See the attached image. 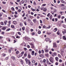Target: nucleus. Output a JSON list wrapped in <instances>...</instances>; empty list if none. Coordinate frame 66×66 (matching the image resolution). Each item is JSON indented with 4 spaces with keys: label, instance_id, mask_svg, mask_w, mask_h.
<instances>
[{
    "label": "nucleus",
    "instance_id": "obj_34",
    "mask_svg": "<svg viewBox=\"0 0 66 66\" xmlns=\"http://www.w3.org/2000/svg\"><path fill=\"white\" fill-rule=\"evenodd\" d=\"M11 10H12V11H14V7H12L11 8Z\"/></svg>",
    "mask_w": 66,
    "mask_h": 66
},
{
    "label": "nucleus",
    "instance_id": "obj_54",
    "mask_svg": "<svg viewBox=\"0 0 66 66\" xmlns=\"http://www.w3.org/2000/svg\"><path fill=\"white\" fill-rule=\"evenodd\" d=\"M8 18L9 20H11V18L10 17H8Z\"/></svg>",
    "mask_w": 66,
    "mask_h": 66
},
{
    "label": "nucleus",
    "instance_id": "obj_27",
    "mask_svg": "<svg viewBox=\"0 0 66 66\" xmlns=\"http://www.w3.org/2000/svg\"><path fill=\"white\" fill-rule=\"evenodd\" d=\"M11 58L12 59H13V60H15V57H14L13 56H12L11 57Z\"/></svg>",
    "mask_w": 66,
    "mask_h": 66
},
{
    "label": "nucleus",
    "instance_id": "obj_22",
    "mask_svg": "<svg viewBox=\"0 0 66 66\" xmlns=\"http://www.w3.org/2000/svg\"><path fill=\"white\" fill-rule=\"evenodd\" d=\"M45 52L47 53L49 51H48V50H47L46 49H45Z\"/></svg>",
    "mask_w": 66,
    "mask_h": 66
},
{
    "label": "nucleus",
    "instance_id": "obj_45",
    "mask_svg": "<svg viewBox=\"0 0 66 66\" xmlns=\"http://www.w3.org/2000/svg\"><path fill=\"white\" fill-rule=\"evenodd\" d=\"M18 34H19V35H21V34H20V32H18Z\"/></svg>",
    "mask_w": 66,
    "mask_h": 66
},
{
    "label": "nucleus",
    "instance_id": "obj_43",
    "mask_svg": "<svg viewBox=\"0 0 66 66\" xmlns=\"http://www.w3.org/2000/svg\"><path fill=\"white\" fill-rule=\"evenodd\" d=\"M22 56V55L21 54L19 55V56H20V57H21Z\"/></svg>",
    "mask_w": 66,
    "mask_h": 66
},
{
    "label": "nucleus",
    "instance_id": "obj_14",
    "mask_svg": "<svg viewBox=\"0 0 66 66\" xmlns=\"http://www.w3.org/2000/svg\"><path fill=\"white\" fill-rule=\"evenodd\" d=\"M31 54L32 55H34V51H32V53H31Z\"/></svg>",
    "mask_w": 66,
    "mask_h": 66
},
{
    "label": "nucleus",
    "instance_id": "obj_47",
    "mask_svg": "<svg viewBox=\"0 0 66 66\" xmlns=\"http://www.w3.org/2000/svg\"><path fill=\"white\" fill-rule=\"evenodd\" d=\"M8 57H6V58H5V60H8Z\"/></svg>",
    "mask_w": 66,
    "mask_h": 66
},
{
    "label": "nucleus",
    "instance_id": "obj_19",
    "mask_svg": "<svg viewBox=\"0 0 66 66\" xmlns=\"http://www.w3.org/2000/svg\"><path fill=\"white\" fill-rule=\"evenodd\" d=\"M0 24L2 26L4 25V23H3V22H1V23H0Z\"/></svg>",
    "mask_w": 66,
    "mask_h": 66
},
{
    "label": "nucleus",
    "instance_id": "obj_57",
    "mask_svg": "<svg viewBox=\"0 0 66 66\" xmlns=\"http://www.w3.org/2000/svg\"><path fill=\"white\" fill-rule=\"evenodd\" d=\"M3 55L4 56H5V55H6V54H3Z\"/></svg>",
    "mask_w": 66,
    "mask_h": 66
},
{
    "label": "nucleus",
    "instance_id": "obj_64",
    "mask_svg": "<svg viewBox=\"0 0 66 66\" xmlns=\"http://www.w3.org/2000/svg\"><path fill=\"white\" fill-rule=\"evenodd\" d=\"M15 13L16 14H18V13L16 12V11H15Z\"/></svg>",
    "mask_w": 66,
    "mask_h": 66
},
{
    "label": "nucleus",
    "instance_id": "obj_20",
    "mask_svg": "<svg viewBox=\"0 0 66 66\" xmlns=\"http://www.w3.org/2000/svg\"><path fill=\"white\" fill-rule=\"evenodd\" d=\"M52 15H51V16H50V19H51V20H52L51 19H52Z\"/></svg>",
    "mask_w": 66,
    "mask_h": 66
},
{
    "label": "nucleus",
    "instance_id": "obj_9",
    "mask_svg": "<svg viewBox=\"0 0 66 66\" xmlns=\"http://www.w3.org/2000/svg\"><path fill=\"white\" fill-rule=\"evenodd\" d=\"M64 49H62L61 50V53H64Z\"/></svg>",
    "mask_w": 66,
    "mask_h": 66
},
{
    "label": "nucleus",
    "instance_id": "obj_56",
    "mask_svg": "<svg viewBox=\"0 0 66 66\" xmlns=\"http://www.w3.org/2000/svg\"><path fill=\"white\" fill-rule=\"evenodd\" d=\"M58 20V19L57 18H55V21H57Z\"/></svg>",
    "mask_w": 66,
    "mask_h": 66
},
{
    "label": "nucleus",
    "instance_id": "obj_42",
    "mask_svg": "<svg viewBox=\"0 0 66 66\" xmlns=\"http://www.w3.org/2000/svg\"><path fill=\"white\" fill-rule=\"evenodd\" d=\"M48 54H45V56H47V57H48Z\"/></svg>",
    "mask_w": 66,
    "mask_h": 66
},
{
    "label": "nucleus",
    "instance_id": "obj_21",
    "mask_svg": "<svg viewBox=\"0 0 66 66\" xmlns=\"http://www.w3.org/2000/svg\"><path fill=\"white\" fill-rule=\"evenodd\" d=\"M22 23H20V26L21 27H22Z\"/></svg>",
    "mask_w": 66,
    "mask_h": 66
},
{
    "label": "nucleus",
    "instance_id": "obj_5",
    "mask_svg": "<svg viewBox=\"0 0 66 66\" xmlns=\"http://www.w3.org/2000/svg\"><path fill=\"white\" fill-rule=\"evenodd\" d=\"M30 45H31V48H34V45H33V44L32 43H31L30 44Z\"/></svg>",
    "mask_w": 66,
    "mask_h": 66
},
{
    "label": "nucleus",
    "instance_id": "obj_16",
    "mask_svg": "<svg viewBox=\"0 0 66 66\" xmlns=\"http://www.w3.org/2000/svg\"><path fill=\"white\" fill-rule=\"evenodd\" d=\"M6 27H4L3 28V30H6Z\"/></svg>",
    "mask_w": 66,
    "mask_h": 66
},
{
    "label": "nucleus",
    "instance_id": "obj_3",
    "mask_svg": "<svg viewBox=\"0 0 66 66\" xmlns=\"http://www.w3.org/2000/svg\"><path fill=\"white\" fill-rule=\"evenodd\" d=\"M9 24H8V27H10V26L11 25V20H9L8 22Z\"/></svg>",
    "mask_w": 66,
    "mask_h": 66
},
{
    "label": "nucleus",
    "instance_id": "obj_50",
    "mask_svg": "<svg viewBox=\"0 0 66 66\" xmlns=\"http://www.w3.org/2000/svg\"><path fill=\"white\" fill-rule=\"evenodd\" d=\"M19 53V52L18 51H17L16 52V54H18V53Z\"/></svg>",
    "mask_w": 66,
    "mask_h": 66
},
{
    "label": "nucleus",
    "instance_id": "obj_32",
    "mask_svg": "<svg viewBox=\"0 0 66 66\" xmlns=\"http://www.w3.org/2000/svg\"><path fill=\"white\" fill-rule=\"evenodd\" d=\"M2 4H6V2H2Z\"/></svg>",
    "mask_w": 66,
    "mask_h": 66
},
{
    "label": "nucleus",
    "instance_id": "obj_2",
    "mask_svg": "<svg viewBox=\"0 0 66 66\" xmlns=\"http://www.w3.org/2000/svg\"><path fill=\"white\" fill-rule=\"evenodd\" d=\"M49 60L51 63H53V58L52 57H51L50 59H49Z\"/></svg>",
    "mask_w": 66,
    "mask_h": 66
},
{
    "label": "nucleus",
    "instance_id": "obj_12",
    "mask_svg": "<svg viewBox=\"0 0 66 66\" xmlns=\"http://www.w3.org/2000/svg\"><path fill=\"white\" fill-rule=\"evenodd\" d=\"M46 59H44L42 61V63H46Z\"/></svg>",
    "mask_w": 66,
    "mask_h": 66
},
{
    "label": "nucleus",
    "instance_id": "obj_13",
    "mask_svg": "<svg viewBox=\"0 0 66 66\" xmlns=\"http://www.w3.org/2000/svg\"><path fill=\"white\" fill-rule=\"evenodd\" d=\"M55 59L57 62L59 61V58L57 57H55Z\"/></svg>",
    "mask_w": 66,
    "mask_h": 66
},
{
    "label": "nucleus",
    "instance_id": "obj_28",
    "mask_svg": "<svg viewBox=\"0 0 66 66\" xmlns=\"http://www.w3.org/2000/svg\"><path fill=\"white\" fill-rule=\"evenodd\" d=\"M28 57L29 58H31V55H29V54L28 55Z\"/></svg>",
    "mask_w": 66,
    "mask_h": 66
},
{
    "label": "nucleus",
    "instance_id": "obj_48",
    "mask_svg": "<svg viewBox=\"0 0 66 66\" xmlns=\"http://www.w3.org/2000/svg\"><path fill=\"white\" fill-rule=\"evenodd\" d=\"M43 29H45V28H46V26L45 25H44L43 27Z\"/></svg>",
    "mask_w": 66,
    "mask_h": 66
},
{
    "label": "nucleus",
    "instance_id": "obj_60",
    "mask_svg": "<svg viewBox=\"0 0 66 66\" xmlns=\"http://www.w3.org/2000/svg\"><path fill=\"white\" fill-rule=\"evenodd\" d=\"M28 21H31V19H28Z\"/></svg>",
    "mask_w": 66,
    "mask_h": 66
},
{
    "label": "nucleus",
    "instance_id": "obj_25",
    "mask_svg": "<svg viewBox=\"0 0 66 66\" xmlns=\"http://www.w3.org/2000/svg\"><path fill=\"white\" fill-rule=\"evenodd\" d=\"M44 12H46L47 11V9L46 8H44Z\"/></svg>",
    "mask_w": 66,
    "mask_h": 66
},
{
    "label": "nucleus",
    "instance_id": "obj_46",
    "mask_svg": "<svg viewBox=\"0 0 66 66\" xmlns=\"http://www.w3.org/2000/svg\"><path fill=\"white\" fill-rule=\"evenodd\" d=\"M58 18L59 19L61 18V16H60V15H58Z\"/></svg>",
    "mask_w": 66,
    "mask_h": 66
},
{
    "label": "nucleus",
    "instance_id": "obj_49",
    "mask_svg": "<svg viewBox=\"0 0 66 66\" xmlns=\"http://www.w3.org/2000/svg\"><path fill=\"white\" fill-rule=\"evenodd\" d=\"M21 63L22 64H23V61H22V60H21Z\"/></svg>",
    "mask_w": 66,
    "mask_h": 66
},
{
    "label": "nucleus",
    "instance_id": "obj_11",
    "mask_svg": "<svg viewBox=\"0 0 66 66\" xmlns=\"http://www.w3.org/2000/svg\"><path fill=\"white\" fill-rule=\"evenodd\" d=\"M54 44H53V47H55V48H56L57 47V46H56V45L55 44V43H54Z\"/></svg>",
    "mask_w": 66,
    "mask_h": 66
},
{
    "label": "nucleus",
    "instance_id": "obj_26",
    "mask_svg": "<svg viewBox=\"0 0 66 66\" xmlns=\"http://www.w3.org/2000/svg\"><path fill=\"white\" fill-rule=\"evenodd\" d=\"M11 27L12 28H14V26L13 25H11Z\"/></svg>",
    "mask_w": 66,
    "mask_h": 66
},
{
    "label": "nucleus",
    "instance_id": "obj_62",
    "mask_svg": "<svg viewBox=\"0 0 66 66\" xmlns=\"http://www.w3.org/2000/svg\"><path fill=\"white\" fill-rule=\"evenodd\" d=\"M56 65H58V63L57 62H56L55 63Z\"/></svg>",
    "mask_w": 66,
    "mask_h": 66
},
{
    "label": "nucleus",
    "instance_id": "obj_36",
    "mask_svg": "<svg viewBox=\"0 0 66 66\" xmlns=\"http://www.w3.org/2000/svg\"><path fill=\"white\" fill-rule=\"evenodd\" d=\"M41 52L42 53H44V51L43 50H42Z\"/></svg>",
    "mask_w": 66,
    "mask_h": 66
},
{
    "label": "nucleus",
    "instance_id": "obj_39",
    "mask_svg": "<svg viewBox=\"0 0 66 66\" xmlns=\"http://www.w3.org/2000/svg\"><path fill=\"white\" fill-rule=\"evenodd\" d=\"M32 63H35V60H33L32 61Z\"/></svg>",
    "mask_w": 66,
    "mask_h": 66
},
{
    "label": "nucleus",
    "instance_id": "obj_6",
    "mask_svg": "<svg viewBox=\"0 0 66 66\" xmlns=\"http://www.w3.org/2000/svg\"><path fill=\"white\" fill-rule=\"evenodd\" d=\"M37 20L36 19H33V21H34V23H36L37 22Z\"/></svg>",
    "mask_w": 66,
    "mask_h": 66
},
{
    "label": "nucleus",
    "instance_id": "obj_29",
    "mask_svg": "<svg viewBox=\"0 0 66 66\" xmlns=\"http://www.w3.org/2000/svg\"><path fill=\"white\" fill-rule=\"evenodd\" d=\"M26 31L27 32V33L29 32V30H28V29H26Z\"/></svg>",
    "mask_w": 66,
    "mask_h": 66
},
{
    "label": "nucleus",
    "instance_id": "obj_58",
    "mask_svg": "<svg viewBox=\"0 0 66 66\" xmlns=\"http://www.w3.org/2000/svg\"><path fill=\"white\" fill-rule=\"evenodd\" d=\"M50 16V13H48L47 15V16Z\"/></svg>",
    "mask_w": 66,
    "mask_h": 66
},
{
    "label": "nucleus",
    "instance_id": "obj_23",
    "mask_svg": "<svg viewBox=\"0 0 66 66\" xmlns=\"http://www.w3.org/2000/svg\"><path fill=\"white\" fill-rule=\"evenodd\" d=\"M29 17L31 18V19H32V18H33V16H30Z\"/></svg>",
    "mask_w": 66,
    "mask_h": 66
},
{
    "label": "nucleus",
    "instance_id": "obj_17",
    "mask_svg": "<svg viewBox=\"0 0 66 66\" xmlns=\"http://www.w3.org/2000/svg\"><path fill=\"white\" fill-rule=\"evenodd\" d=\"M31 10L33 11V12H34V11H35V9H33V8L32 7L31 8Z\"/></svg>",
    "mask_w": 66,
    "mask_h": 66
},
{
    "label": "nucleus",
    "instance_id": "obj_61",
    "mask_svg": "<svg viewBox=\"0 0 66 66\" xmlns=\"http://www.w3.org/2000/svg\"><path fill=\"white\" fill-rule=\"evenodd\" d=\"M27 47L28 48H30V46L29 45H27Z\"/></svg>",
    "mask_w": 66,
    "mask_h": 66
},
{
    "label": "nucleus",
    "instance_id": "obj_51",
    "mask_svg": "<svg viewBox=\"0 0 66 66\" xmlns=\"http://www.w3.org/2000/svg\"><path fill=\"white\" fill-rule=\"evenodd\" d=\"M42 5L43 6H46V4H44Z\"/></svg>",
    "mask_w": 66,
    "mask_h": 66
},
{
    "label": "nucleus",
    "instance_id": "obj_15",
    "mask_svg": "<svg viewBox=\"0 0 66 66\" xmlns=\"http://www.w3.org/2000/svg\"><path fill=\"white\" fill-rule=\"evenodd\" d=\"M6 23H7V21L5 20V21L4 22V24L5 25H6Z\"/></svg>",
    "mask_w": 66,
    "mask_h": 66
},
{
    "label": "nucleus",
    "instance_id": "obj_24",
    "mask_svg": "<svg viewBox=\"0 0 66 66\" xmlns=\"http://www.w3.org/2000/svg\"><path fill=\"white\" fill-rule=\"evenodd\" d=\"M57 35H60V33L59 32V31H58L57 32Z\"/></svg>",
    "mask_w": 66,
    "mask_h": 66
},
{
    "label": "nucleus",
    "instance_id": "obj_40",
    "mask_svg": "<svg viewBox=\"0 0 66 66\" xmlns=\"http://www.w3.org/2000/svg\"><path fill=\"white\" fill-rule=\"evenodd\" d=\"M38 33L39 34H40L41 33V31H38Z\"/></svg>",
    "mask_w": 66,
    "mask_h": 66
},
{
    "label": "nucleus",
    "instance_id": "obj_63",
    "mask_svg": "<svg viewBox=\"0 0 66 66\" xmlns=\"http://www.w3.org/2000/svg\"><path fill=\"white\" fill-rule=\"evenodd\" d=\"M65 5L63 4H61V6H64Z\"/></svg>",
    "mask_w": 66,
    "mask_h": 66
},
{
    "label": "nucleus",
    "instance_id": "obj_53",
    "mask_svg": "<svg viewBox=\"0 0 66 66\" xmlns=\"http://www.w3.org/2000/svg\"><path fill=\"white\" fill-rule=\"evenodd\" d=\"M18 11L19 12H21V10L19 9L18 10Z\"/></svg>",
    "mask_w": 66,
    "mask_h": 66
},
{
    "label": "nucleus",
    "instance_id": "obj_38",
    "mask_svg": "<svg viewBox=\"0 0 66 66\" xmlns=\"http://www.w3.org/2000/svg\"><path fill=\"white\" fill-rule=\"evenodd\" d=\"M59 61L60 63H62V60H61V59H60Z\"/></svg>",
    "mask_w": 66,
    "mask_h": 66
},
{
    "label": "nucleus",
    "instance_id": "obj_59",
    "mask_svg": "<svg viewBox=\"0 0 66 66\" xmlns=\"http://www.w3.org/2000/svg\"><path fill=\"white\" fill-rule=\"evenodd\" d=\"M14 17L15 18H16L17 17V15H15Z\"/></svg>",
    "mask_w": 66,
    "mask_h": 66
},
{
    "label": "nucleus",
    "instance_id": "obj_41",
    "mask_svg": "<svg viewBox=\"0 0 66 66\" xmlns=\"http://www.w3.org/2000/svg\"><path fill=\"white\" fill-rule=\"evenodd\" d=\"M24 29H25V28L24 27H23L22 28V30H24Z\"/></svg>",
    "mask_w": 66,
    "mask_h": 66
},
{
    "label": "nucleus",
    "instance_id": "obj_35",
    "mask_svg": "<svg viewBox=\"0 0 66 66\" xmlns=\"http://www.w3.org/2000/svg\"><path fill=\"white\" fill-rule=\"evenodd\" d=\"M21 3H22V4H23V3H24V1H21Z\"/></svg>",
    "mask_w": 66,
    "mask_h": 66
},
{
    "label": "nucleus",
    "instance_id": "obj_7",
    "mask_svg": "<svg viewBox=\"0 0 66 66\" xmlns=\"http://www.w3.org/2000/svg\"><path fill=\"white\" fill-rule=\"evenodd\" d=\"M50 40V39L49 38H47L45 39V41L46 42H48V41H49Z\"/></svg>",
    "mask_w": 66,
    "mask_h": 66
},
{
    "label": "nucleus",
    "instance_id": "obj_1",
    "mask_svg": "<svg viewBox=\"0 0 66 66\" xmlns=\"http://www.w3.org/2000/svg\"><path fill=\"white\" fill-rule=\"evenodd\" d=\"M25 61H26V64H28V63L29 65L30 66H31V63L30 60H28L27 59H25Z\"/></svg>",
    "mask_w": 66,
    "mask_h": 66
},
{
    "label": "nucleus",
    "instance_id": "obj_31",
    "mask_svg": "<svg viewBox=\"0 0 66 66\" xmlns=\"http://www.w3.org/2000/svg\"><path fill=\"white\" fill-rule=\"evenodd\" d=\"M58 56L60 58H61V56L60 54H58Z\"/></svg>",
    "mask_w": 66,
    "mask_h": 66
},
{
    "label": "nucleus",
    "instance_id": "obj_55",
    "mask_svg": "<svg viewBox=\"0 0 66 66\" xmlns=\"http://www.w3.org/2000/svg\"><path fill=\"white\" fill-rule=\"evenodd\" d=\"M25 15V14L23 13L22 15V17H24V16Z\"/></svg>",
    "mask_w": 66,
    "mask_h": 66
},
{
    "label": "nucleus",
    "instance_id": "obj_44",
    "mask_svg": "<svg viewBox=\"0 0 66 66\" xmlns=\"http://www.w3.org/2000/svg\"><path fill=\"white\" fill-rule=\"evenodd\" d=\"M54 11L55 12H56V9H54Z\"/></svg>",
    "mask_w": 66,
    "mask_h": 66
},
{
    "label": "nucleus",
    "instance_id": "obj_30",
    "mask_svg": "<svg viewBox=\"0 0 66 66\" xmlns=\"http://www.w3.org/2000/svg\"><path fill=\"white\" fill-rule=\"evenodd\" d=\"M13 23L14 24H16V22L15 21H13Z\"/></svg>",
    "mask_w": 66,
    "mask_h": 66
},
{
    "label": "nucleus",
    "instance_id": "obj_37",
    "mask_svg": "<svg viewBox=\"0 0 66 66\" xmlns=\"http://www.w3.org/2000/svg\"><path fill=\"white\" fill-rule=\"evenodd\" d=\"M53 54L54 56H56V54L55 53H54Z\"/></svg>",
    "mask_w": 66,
    "mask_h": 66
},
{
    "label": "nucleus",
    "instance_id": "obj_8",
    "mask_svg": "<svg viewBox=\"0 0 66 66\" xmlns=\"http://www.w3.org/2000/svg\"><path fill=\"white\" fill-rule=\"evenodd\" d=\"M66 9V6H64L63 7L61 8L62 10H65Z\"/></svg>",
    "mask_w": 66,
    "mask_h": 66
},
{
    "label": "nucleus",
    "instance_id": "obj_18",
    "mask_svg": "<svg viewBox=\"0 0 66 66\" xmlns=\"http://www.w3.org/2000/svg\"><path fill=\"white\" fill-rule=\"evenodd\" d=\"M62 38H63V39L66 40V38H65V36H63Z\"/></svg>",
    "mask_w": 66,
    "mask_h": 66
},
{
    "label": "nucleus",
    "instance_id": "obj_4",
    "mask_svg": "<svg viewBox=\"0 0 66 66\" xmlns=\"http://www.w3.org/2000/svg\"><path fill=\"white\" fill-rule=\"evenodd\" d=\"M46 63L47 64H51V63H50L49 61V60L48 59H47L46 60Z\"/></svg>",
    "mask_w": 66,
    "mask_h": 66
},
{
    "label": "nucleus",
    "instance_id": "obj_33",
    "mask_svg": "<svg viewBox=\"0 0 66 66\" xmlns=\"http://www.w3.org/2000/svg\"><path fill=\"white\" fill-rule=\"evenodd\" d=\"M10 28H9L8 29H7L6 30V31H10Z\"/></svg>",
    "mask_w": 66,
    "mask_h": 66
},
{
    "label": "nucleus",
    "instance_id": "obj_10",
    "mask_svg": "<svg viewBox=\"0 0 66 66\" xmlns=\"http://www.w3.org/2000/svg\"><path fill=\"white\" fill-rule=\"evenodd\" d=\"M57 30V29L56 28H55L54 30V32H56V31Z\"/></svg>",
    "mask_w": 66,
    "mask_h": 66
},
{
    "label": "nucleus",
    "instance_id": "obj_52",
    "mask_svg": "<svg viewBox=\"0 0 66 66\" xmlns=\"http://www.w3.org/2000/svg\"><path fill=\"white\" fill-rule=\"evenodd\" d=\"M40 23H43V21H42L41 20H40Z\"/></svg>",
    "mask_w": 66,
    "mask_h": 66
}]
</instances>
